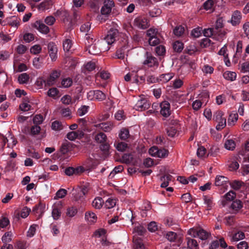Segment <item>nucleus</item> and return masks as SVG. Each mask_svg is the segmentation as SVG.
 <instances>
[{
	"instance_id": "36",
	"label": "nucleus",
	"mask_w": 249,
	"mask_h": 249,
	"mask_svg": "<svg viewBox=\"0 0 249 249\" xmlns=\"http://www.w3.org/2000/svg\"><path fill=\"white\" fill-rule=\"evenodd\" d=\"M203 199L205 203L207 205L208 209L210 210L213 206V202L212 198L207 196H203Z\"/></svg>"
},
{
	"instance_id": "22",
	"label": "nucleus",
	"mask_w": 249,
	"mask_h": 249,
	"mask_svg": "<svg viewBox=\"0 0 249 249\" xmlns=\"http://www.w3.org/2000/svg\"><path fill=\"white\" fill-rule=\"evenodd\" d=\"M29 78V75L27 73H23L18 75V80L19 84H23L27 83Z\"/></svg>"
},
{
	"instance_id": "23",
	"label": "nucleus",
	"mask_w": 249,
	"mask_h": 249,
	"mask_svg": "<svg viewBox=\"0 0 249 249\" xmlns=\"http://www.w3.org/2000/svg\"><path fill=\"white\" fill-rule=\"evenodd\" d=\"M104 203V200L101 197L95 198L92 201V205L96 209H100Z\"/></svg>"
},
{
	"instance_id": "46",
	"label": "nucleus",
	"mask_w": 249,
	"mask_h": 249,
	"mask_svg": "<svg viewBox=\"0 0 249 249\" xmlns=\"http://www.w3.org/2000/svg\"><path fill=\"white\" fill-rule=\"evenodd\" d=\"M110 145L107 142H105L101 144L100 148L101 151H103L105 154H108Z\"/></svg>"
},
{
	"instance_id": "4",
	"label": "nucleus",
	"mask_w": 249,
	"mask_h": 249,
	"mask_svg": "<svg viewBox=\"0 0 249 249\" xmlns=\"http://www.w3.org/2000/svg\"><path fill=\"white\" fill-rule=\"evenodd\" d=\"M120 36L119 31L117 29L111 28L108 31L107 35L105 37V41L103 43L104 45L107 43L111 45L114 42L116 38Z\"/></svg>"
},
{
	"instance_id": "30",
	"label": "nucleus",
	"mask_w": 249,
	"mask_h": 249,
	"mask_svg": "<svg viewBox=\"0 0 249 249\" xmlns=\"http://www.w3.org/2000/svg\"><path fill=\"white\" fill-rule=\"evenodd\" d=\"M134 243L135 244V249H145L144 246L140 238L133 239Z\"/></svg>"
},
{
	"instance_id": "41",
	"label": "nucleus",
	"mask_w": 249,
	"mask_h": 249,
	"mask_svg": "<svg viewBox=\"0 0 249 249\" xmlns=\"http://www.w3.org/2000/svg\"><path fill=\"white\" fill-rule=\"evenodd\" d=\"M116 200L108 198L105 202V207L107 209H110L113 208L116 205Z\"/></svg>"
},
{
	"instance_id": "21",
	"label": "nucleus",
	"mask_w": 249,
	"mask_h": 249,
	"mask_svg": "<svg viewBox=\"0 0 249 249\" xmlns=\"http://www.w3.org/2000/svg\"><path fill=\"white\" fill-rule=\"evenodd\" d=\"M236 144L235 142L232 140H227L224 144V147L229 150H233L235 148Z\"/></svg>"
},
{
	"instance_id": "2",
	"label": "nucleus",
	"mask_w": 249,
	"mask_h": 249,
	"mask_svg": "<svg viewBox=\"0 0 249 249\" xmlns=\"http://www.w3.org/2000/svg\"><path fill=\"white\" fill-rule=\"evenodd\" d=\"M85 44L87 51H88L90 54L93 55L98 54L102 51H105L109 49V48L107 49L103 48V43H100L99 41H96L95 40H92L91 39V42L89 41L88 42H86Z\"/></svg>"
},
{
	"instance_id": "45",
	"label": "nucleus",
	"mask_w": 249,
	"mask_h": 249,
	"mask_svg": "<svg viewBox=\"0 0 249 249\" xmlns=\"http://www.w3.org/2000/svg\"><path fill=\"white\" fill-rule=\"evenodd\" d=\"M72 84V80L70 77L63 79L61 82V84L63 86V87L64 88L70 87L71 86Z\"/></svg>"
},
{
	"instance_id": "1",
	"label": "nucleus",
	"mask_w": 249,
	"mask_h": 249,
	"mask_svg": "<svg viewBox=\"0 0 249 249\" xmlns=\"http://www.w3.org/2000/svg\"><path fill=\"white\" fill-rule=\"evenodd\" d=\"M118 40H119V48L116 51V56L118 59H123L126 53L129 50L128 36L124 34H121Z\"/></svg>"
},
{
	"instance_id": "5",
	"label": "nucleus",
	"mask_w": 249,
	"mask_h": 249,
	"mask_svg": "<svg viewBox=\"0 0 249 249\" xmlns=\"http://www.w3.org/2000/svg\"><path fill=\"white\" fill-rule=\"evenodd\" d=\"M113 6H114V2L113 0H105L104 2V5L101 10V14L104 15H109Z\"/></svg>"
},
{
	"instance_id": "51",
	"label": "nucleus",
	"mask_w": 249,
	"mask_h": 249,
	"mask_svg": "<svg viewBox=\"0 0 249 249\" xmlns=\"http://www.w3.org/2000/svg\"><path fill=\"white\" fill-rule=\"evenodd\" d=\"M156 52L158 55H163L165 53V48L162 45H160L156 48Z\"/></svg>"
},
{
	"instance_id": "19",
	"label": "nucleus",
	"mask_w": 249,
	"mask_h": 249,
	"mask_svg": "<svg viewBox=\"0 0 249 249\" xmlns=\"http://www.w3.org/2000/svg\"><path fill=\"white\" fill-rule=\"evenodd\" d=\"M95 140L97 142L102 144L107 142V137L105 134L100 132L96 135Z\"/></svg>"
},
{
	"instance_id": "12",
	"label": "nucleus",
	"mask_w": 249,
	"mask_h": 249,
	"mask_svg": "<svg viewBox=\"0 0 249 249\" xmlns=\"http://www.w3.org/2000/svg\"><path fill=\"white\" fill-rule=\"evenodd\" d=\"M33 27L36 28L40 32L43 34H47L49 32V27L39 21H36L33 24Z\"/></svg>"
},
{
	"instance_id": "61",
	"label": "nucleus",
	"mask_w": 249,
	"mask_h": 249,
	"mask_svg": "<svg viewBox=\"0 0 249 249\" xmlns=\"http://www.w3.org/2000/svg\"><path fill=\"white\" fill-rule=\"evenodd\" d=\"M196 51L197 49L195 45H190L185 50V52L190 55L194 54Z\"/></svg>"
},
{
	"instance_id": "26",
	"label": "nucleus",
	"mask_w": 249,
	"mask_h": 249,
	"mask_svg": "<svg viewBox=\"0 0 249 249\" xmlns=\"http://www.w3.org/2000/svg\"><path fill=\"white\" fill-rule=\"evenodd\" d=\"M186 239L187 240V245L189 249H196L197 248L198 245L195 239L190 238H187Z\"/></svg>"
},
{
	"instance_id": "49",
	"label": "nucleus",
	"mask_w": 249,
	"mask_h": 249,
	"mask_svg": "<svg viewBox=\"0 0 249 249\" xmlns=\"http://www.w3.org/2000/svg\"><path fill=\"white\" fill-rule=\"evenodd\" d=\"M41 51V47L39 45H35L32 46L30 49L31 53L36 54L39 53Z\"/></svg>"
},
{
	"instance_id": "63",
	"label": "nucleus",
	"mask_w": 249,
	"mask_h": 249,
	"mask_svg": "<svg viewBox=\"0 0 249 249\" xmlns=\"http://www.w3.org/2000/svg\"><path fill=\"white\" fill-rule=\"evenodd\" d=\"M27 50V48L26 46L22 44H20L17 48V52L19 54H22L24 53Z\"/></svg>"
},
{
	"instance_id": "44",
	"label": "nucleus",
	"mask_w": 249,
	"mask_h": 249,
	"mask_svg": "<svg viewBox=\"0 0 249 249\" xmlns=\"http://www.w3.org/2000/svg\"><path fill=\"white\" fill-rule=\"evenodd\" d=\"M169 154V151L168 150L165 149L164 148L163 149H159L157 157L160 158H164L168 156Z\"/></svg>"
},
{
	"instance_id": "64",
	"label": "nucleus",
	"mask_w": 249,
	"mask_h": 249,
	"mask_svg": "<svg viewBox=\"0 0 249 249\" xmlns=\"http://www.w3.org/2000/svg\"><path fill=\"white\" fill-rule=\"evenodd\" d=\"M41 128L37 125L32 126L31 128V133L33 135H37L39 133Z\"/></svg>"
},
{
	"instance_id": "37",
	"label": "nucleus",
	"mask_w": 249,
	"mask_h": 249,
	"mask_svg": "<svg viewBox=\"0 0 249 249\" xmlns=\"http://www.w3.org/2000/svg\"><path fill=\"white\" fill-rule=\"evenodd\" d=\"M129 135V131L128 129L126 128H122L121 130L120 133L119 134V136L120 139L122 140H125L128 138Z\"/></svg>"
},
{
	"instance_id": "25",
	"label": "nucleus",
	"mask_w": 249,
	"mask_h": 249,
	"mask_svg": "<svg viewBox=\"0 0 249 249\" xmlns=\"http://www.w3.org/2000/svg\"><path fill=\"white\" fill-rule=\"evenodd\" d=\"M203 35L206 37H211V36L216 35L218 32L214 29V28H209L205 29L203 31Z\"/></svg>"
},
{
	"instance_id": "33",
	"label": "nucleus",
	"mask_w": 249,
	"mask_h": 249,
	"mask_svg": "<svg viewBox=\"0 0 249 249\" xmlns=\"http://www.w3.org/2000/svg\"><path fill=\"white\" fill-rule=\"evenodd\" d=\"M101 128L105 132L110 131L112 128V125L110 123H105L99 124Z\"/></svg>"
},
{
	"instance_id": "39",
	"label": "nucleus",
	"mask_w": 249,
	"mask_h": 249,
	"mask_svg": "<svg viewBox=\"0 0 249 249\" xmlns=\"http://www.w3.org/2000/svg\"><path fill=\"white\" fill-rule=\"evenodd\" d=\"M166 238L170 242H174L177 238V234L173 231H169L166 233Z\"/></svg>"
},
{
	"instance_id": "31",
	"label": "nucleus",
	"mask_w": 249,
	"mask_h": 249,
	"mask_svg": "<svg viewBox=\"0 0 249 249\" xmlns=\"http://www.w3.org/2000/svg\"><path fill=\"white\" fill-rule=\"evenodd\" d=\"M173 49L175 52L180 53L183 49V44L180 41H177L173 44Z\"/></svg>"
},
{
	"instance_id": "20",
	"label": "nucleus",
	"mask_w": 249,
	"mask_h": 249,
	"mask_svg": "<svg viewBox=\"0 0 249 249\" xmlns=\"http://www.w3.org/2000/svg\"><path fill=\"white\" fill-rule=\"evenodd\" d=\"M223 77L226 80L232 81L235 80L236 73L233 71H227L223 73Z\"/></svg>"
},
{
	"instance_id": "57",
	"label": "nucleus",
	"mask_w": 249,
	"mask_h": 249,
	"mask_svg": "<svg viewBox=\"0 0 249 249\" xmlns=\"http://www.w3.org/2000/svg\"><path fill=\"white\" fill-rule=\"evenodd\" d=\"M166 132L168 136L173 138L177 133V129L174 127H170L166 129Z\"/></svg>"
},
{
	"instance_id": "3",
	"label": "nucleus",
	"mask_w": 249,
	"mask_h": 249,
	"mask_svg": "<svg viewBox=\"0 0 249 249\" xmlns=\"http://www.w3.org/2000/svg\"><path fill=\"white\" fill-rule=\"evenodd\" d=\"M223 116V113L221 110L217 111L213 115V120L218 123L216 126L217 130H221L226 125V119Z\"/></svg>"
},
{
	"instance_id": "50",
	"label": "nucleus",
	"mask_w": 249,
	"mask_h": 249,
	"mask_svg": "<svg viewBox=\"0 0 249 249\" xmlns=\"http://www.w3.org/2000/svg\"><path fill=\"white\" fill-rule=\"evenodd\" d=\"M89 107L86 106H83L80 108H79L77 110V114L79 116H82L85 115L88 111Z\"/></svg>"
},
{
	"instance_id": "13",
	"label": "nucleus",
	"mask_w": 249,
	"mask_h": 249,
	"mask_svg": "<svg viewBox=\"0 0 249 249\" xmlns=\"http://www.w3.org/2000/svg\"><path fill=\"white\" fill-rule=\"evenodd\" d=\"M60 75V73L55 71H53L47 79V81L44 80L45 86H51L54 84L55 80Z\"/></svg>"
},
{
	"instance_id": "9",
	"label": "nucleus",
	"mask_w": 249,
	"mask_h": 249,
	"mask_svg": "<svg viewBox=\"0 0 249 249\" xmlns=\"http://www.w3.org/2000/svg\"><path fill=\"white\" fill-rule=\"evenodd\" d=\"M150 107V104L145 98L141 99L138 101L135 106V108L137 110L142 111L148 109Z\"/></svg>"
},
{
	"instance_id": "43",
	"label": "nucleus",
	"mask_w": 249,
	"mask_h": 249,
	"mask_svg": "<svg viewBox=\"0 0 249 249\" xmlns=\"http://www.w3.org/2000/svg\"><path fill=\"white\" fill-rule=\"evenodd\" d=\"M51 127L52 129L54 130H60L63 128L61 123L58 121H55L53 122Z\"/></svg>"
},
{
	"instance_id": "10",
	"label": "nucleus",
	"mask_w": 249,
	"mask_h": 249,
	"mask_svg": "<svg viewBox=\"0 0 249 249\" xmlns=\"http://www.w3.org/2000/svg\"><path fill=\"white\" fill-rule=\"evenodd\" d=\"M146 59L144 61L143 64L144 65H148L149 67H152L153 66L158 67L159 63L157 61V58L152 56L148 52L146 53Z\"/></svg>"
},
{
	"instance_id": "54",
	"label": "nucleus",
	"mask_w": 249,
	"mask_h": 249,
	"mask_svg": "<svg viewBox=\"0 0 249 249\" xmlns=\"http://www.w3.org/2000/svg\"><path fill=\"white\" fill-rule=\"evenodd\" d=\"M149 44L151 46H156L160 43V39L157 36L151 38H149Z\"/></svg>"
},
{
	"instance_id": "18",
	"label": "nucleus",
	"mask_w": 249,
	"mask_h": 249,
	"mask_svg": "<svg viewBox=\"0 0 249 249\" xmlns=\"http://www.w3.org/2000/svg\"><path fill=\"white\" fill-rule=\"evenodd\" d=\"M20 19L17 17H13L9 19H8V24L12 27H15L18 28L19 25Z\"/></svg>"
},
{
	"instance_id": "27",
	"label": "nucleus",
	"mask_w": 249,
	"mask_h": 249,
	"mask_svg": "<svg viewBox=\"0 0 249 249\" xmlns=\"http://www.w3.org/2000/svg\"><path fill=\"white\" fill-rule=\"evenodd\" d=\"M242 207V202L239 199H236L235 201H233L231 205V208L236 211L239 210Z\"/></svg>"
},
{
	"instance_id": "24",
	"label": "nucleus",
	"mask_w": 249,
	"mask_h": 249,
	"mask_svg": "<svg viewBox=\"0 0 249 249\" xmlns=\"http://www.w3.org/2000/svg\"><path fill=\"white\" fill-rule=\"evenodd\" d=\"M85 217L89 222L91 223L95 222L97 220L96 214L94 213L90 212L86 213Z\"/></svg>"
},
{
	"instance_id": "38",
	"label": "nucleus",
	"mask_w": 249,
	"mask_h": 249,
	"mask_svg": "<svg viewBox=\"0 0 249 249\" xmlns=\"http://www.w3.org/2000/svg\"><path fill=\"white\" fill-rule=\"evenodd\" d=\"M12 233L10 231L6 232L2 237V241L4 244H7L11 241Z\"/></svg>"
},
{
	"instance_id": "60",
	"label": "nucleus",
	"mask_w": 249,
	"mask_h": 249,
	"mask_svg": "<svg viewBox=\"0 0 249 249\" xmlns=\"http://www.w3.org/2000/svg\"><path fill=\"white\" fill-rule=\"evenodd\" d=\"M30 212V209L27 208V207H25L22 209L21 212L20 213V216L23 218H26L28 216Z\"/></svg>"
},
{
	"instance_id": "17",
	"label": "nucleus",
	"mask_w": 249,
	"mask_h": 249,
	"mask_svg": "<svg viewBox=\"0 0 249 249\" xmlns=\"http://www.w3.org/2000/svg\"><path fill=\"white\" fill-rule=\"evenodd\" d=\"M211 235L210 233L207 232L203 229L197 231L196 232V236H198L200 239L203 240L207 239Z\"/></svg>"
},
{
	"instance_id": "52",
	"label": "nucleus",
	"mask_w": 249,
	"mask_h": 249,
	"mask_svg": "<svg viewBox=\"0 0 249 249\" xmlns=\"http://www.w3.org/2000/svg\"><path fill=\"white\" fill-rule=\"evenodd\" d=\"M127 147L128 145L127 143L124 142H121L117 144L116 148L118 151L123 152L126 150Z\"/></svg>"
},
{
	"instance_id": "8",
	"label": "nucleus",
	"mask_w": 249,
	"mask_h": 249,
	"mask_svg": "<svg viewBox=\"0 0 249 249\" xmlns=\"http://www.w3.org/2000/svg\"><path fill=\"white\" fill-rule=\"evenodd\" d=\"M134 24L138 27L142 29H145L149 27L147 19L142 17L136 18L134 20Z\"/></svg>"
},
{
	"instance_id": "48",
	"label": "nucleus",
	"mask_w": 249,
	"mask_h": 249,
	"mask_svg": "<svg viewBox=\"0 0 249 249\" xmlns=\"http://www.w3.org/2000/svg\"><path fill=\"white\" fill-rule=\"evenodd\" d=\"M211 40L208 38H205L201 40L200 46L201 48H206L210 46Z\"/></svg>"
},
{
	"instance_id": "32",
	"label": "nucleus",
	"mask_w": 249,
	"mask_h": 249,
	"mask_svg": "<svg viewBox=\"0 0 249 249\" xmlns=\"http://www.w3.org/2000/svg\"><path fill=\"white\" fill-rule=\"evenodd\" d=\"M173 77V73H168L166 74H162L160 75V80L163 82L165 83L170 81Z\"/></svg>"
},
{
	"instance_id": "62",
	"label": "nucleus",
	"mask_w": 249,
	"mask_h": 249,
	"mask_svg": "<svg viewBox=\"0 0 249 249\" xmlns=\"http://www.w3.org/2000/svg\"><path fill=\"white\" fill-rule=\"evenodd\" d=\"M60 214L61 212L58 209L54 207L52 211V216L53 219L55 220L58 219L60 216Z\"/></svg>"
},
{
	"instance_id": "14",
	"label": "nucleus",
	"mask_w": 249,
	"mask_h": 249,
	"mask_svg": "<svg viewBox=\"0 0 249 249\" xmlns=\"http://www.w3.org/2000/svg\"><path fill=\"white\" fill-rule=\"evenodd\" d=\"M53 4V2L52 0H45L38 5L37 7L38 10L44 11L46 9H49L50 8Z\"/></svg>"
},
{
	"instance_id": "58",
	"label": "nucleus",
	"mask_w": 249,
	"mask_h": 249,
	"mask_svg": "<svg viewBox=\"0 0 249 249\" xmlns=\"http://www.w3.org/2000/svg\"><path fill=\"white\" fill-rule=\"evenodd\" d=\"M23 39L26 42H30L34 39V35L31 33H26L23 36Z\"/></svg>"
},
{
	"instance_id": "55",
	"label": "nucleus",
	"mask_w": 249,
	"mask_h": 249,
	"mask_svg": "<svg viewBox=\"0 0 249 249\" xmlns=\"http://www.w3.org/2000/svg\"><path fill=\"white\" fill-rule=\"evenodd\" d=\"M239 167V164L236 161H232L229 165V170L231 171H236Z\"/></svg>"
},
{
	"instance_id": "29",
	"label": "nucleus",
	"mask_w": 249,
	"mask_h": 249,
	"mask_svg": "<svg viewBox=\"0 0 249 249\" xmlns=\"http://www.w3.org/2000/svg\"><path fill=\"white\" fill-rule=\"evenodd\" d=\"M95 99L99 101H103L106 98V94L100 90H94Z\"/></svg>"
},
{
	"instance_id": "42",
	"label": "nucleus",
	"mask_w": 249,
	"mask_h": 249,
	"mask_svg": "<svg viewBox=\"0 0 249 249\" xmlns=\"http://www.w3.org/2000/svg\"><path fill=\"white\" fill-rule=\"evenodd\" d=\"M72 43L71 40L66 39L63 44V49L65 52H69L71 47Z\"/></svg>"
},
{
	"instance_id": "59",
	"label": "nucleus",
	"mask_w": 249,
	"mask_h": 249,
	"mask_svg": "<svg viewBox=\"0 0 249 249\" xmlns=\"http://www.w3.org/2000/svg\"><path fill=\"white\" fill-rule=\"evenodd\" d=\"M95 63L94 62L90 61L88 62L85 66V68L86 70L87 71H93L95 68Z\"/></svg>"
},
{
	"instance_id": "7",
	"label": "nucleus",
	"mask_w": 249,
	"mask_h": 249,
	"mask_svg": "<svg viewBox=\"0 0 249 249\" xmlns=\"http://www.w3.org/2000/svg\"><path fill=\"white\" fill-rule=\"evenodd\" d=\"M160 114L164 117H168L171 114L170 105L168 101H164L160 104Z\"/></svg>"
},
{
	"instance_id": "11",
	"label": "nucleus",
	"mask_w": 249,
	"mask_h": 249,
	"mask_svg": "<svg viewBox=\"0 0 249 249\" xmlns=\"http://www.w3.org/2000/svg\"><path fill=\"white\" fill-rule=\"evenodd\" d=\"M241 18V12L238 10H236L232 15L231 22L233 26H237L240 23Z\"/></svg>"
},
{
	"instance_id": "6",
	"label": "nucleus",
	"mask_w": 249,
	"mask_h": 249,
	"mask_svg": "<svg viewBox=\"0 0 249 249\" xmlns=\"http://www.w3.org/2000/svg\"><path fill=\"white\" fill-rule=\"evenodd\" d=\"M48 50L49 55L52 61H55L57 59V47L56 45L53 42L48 44Z\"/></svg>"
},
{
	"instance_id": "53",
	"label": "nucleus",
	"mask_w": 249,
	"mask_h": 249,
	"mask_svg": "<svg viewBox=\"0 0 249 249\" xmlns=\"http://www.w3.org/2000/svg\"><path fill=\"white\" fill-rule=\"evenodd\" d=\"M43 121V116L40 114L36 115L33 118V123L36 124H42Z\"/></svg>"
},
{
	"instance_id": "28",
	"label": "nucleus",
	"mask_w": 249,
	"mask_h": 249,
	"mask_svg": "<svg viewBox=\"0 0 249 249\" xmlns=\"http://www.w3.org/2000/svg\"><path fill=\"white\" fill-rule=\"evenodd\" d=\"M230 184L232 188L235 190L240 189L244 183L242 181L235 180L232 182H230Z\"/></svg>"
},
{
	"instance_id": "16",
	"label": "nucleus",
	"mask_w": 249,
	"mask_h": 249,
	"mask_svg": "<svg viewBox=\"0 0 249 249\" xmlns=\"http://www.w3.org/2000/svg\"><path fill=\"white\" fill-rule=\"evenodd\" d=\"M72 144L68 141L66 142L63 143L60 148V152L62 153V154L64 155L68 152L70 149L72 147Z\"/></svg>"
},
{
	"instance_id": "34",
	"label": "nucleus",
	"mask_w": 249,
	"mask_h": 249,
	"mask_svg": "<svg viewBox=\"0 0 249 249\" xmlns=\"http://www.w3.org/2000/svg\"><path fill=\"white\" fill-rule=\"evenodd\" d=\"M173 32L176 36H180L184 32V28L181 25L177 26L174 29Z\"/></svg>"
},
{
	"instance_id": "56",
	"label": "nucleus",
	"mask_w": 249,
	"mask_h": 249,
	"mask_svg": "<svg viewBox=\"0 0 249 249\" xmlns=\"http://www.w3.org/2000/svg\"><path fill=\"white\" fill-rule=\"evenodd\" d=\"M90 29V24L87 22L83 24L80 27V31L83 33H88Z\"/></svg>"
},
{
	"instance_id": "15",
	"label": "nucleus",
	"mask_w": 249,
	"mask_h": 249,
	"mask_svg": "<svg viewBox=\"0 0 249 249\" xmlns=\"http://www.w3.org/2000/svg\"><path fill=\"white\" fill-rule=\"evenodd\" d=\"M228 182H229V180L226 177L223 176H217L215 178V184L216 186H223Z\"/></svg>"
},
{
	"instance_id": "40",
	"label": "nucleus",
	"mask_w": 249,
	"mask_h": 249,
	"mask_svg": "<svg viewBox=\"0 0 249 249\" xmlns=\"http://www.w3.org/2000/svg\"><path fill=\"white\" fill-rule=\"evenodd\" d=\"M67 194V191L66 190L60 189L56 192V196L54 197V198H62L65 196Z\"/></svg>"
},
{
	"instance_id": "35",
	"label": "nucleus",
	"mask_w": 249,
	"mask_h": 249,
	"mask_svg": "<svg viewBox=\"0 0 249 249\" xmlns=\"http://www.w3.org/2000/svg\"><path fill=\"white\" fill-rule=\"evenodd\" d=\"M245 234L243 232L239 231L233 234L232 236V240L234 241H237L245 238Z\"/></svg>"
},
{
	"instance_id": "47",
	"label": "nucleus",
	"mask_w": 249,
	"mask_h": 249,
	"mask_svg": "<svg viewBox=\"0 0 249 249\" xmlns=\"http://www.w3.org/2000/svg\"><path fill=\"white\" fill-rule=\"evenodd\" d=\"M133 158L131 154H124L122 157L123 162L126 164L130 163L132 160Z\"/></svg>"
}]
</instances>
